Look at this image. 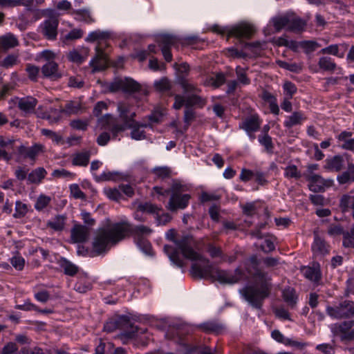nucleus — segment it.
Wrapping results in <instances>:
<instances>
[{
	"label": "nucleus",
	"mask_w": 354,
	"mask_h": 354,
	"mask_svg": "<svg viewBox=\"0 0 354 354\" xmlns=\"http://www.w3.org/2000/svg\"><path fill=\"white\" fill-rule=\"evenodd\" d=\"M167 239L175 243L177 248L169 245H165L164 252L168 256L170 261L178 268L185 266L184 261L180 257L178 250L183 256L191 261H201L205 264L203 266L198 263H193L190 272L194 278L208 279L212 281H218L221 284H234L238 283L243 277V270L237 268L234 272L230 270H221L209 263L208 259L203 257L196 252L192 248L193 236L185 234L180 239H176V232L174 229H170L166 234Z\"/></svg>",
	"instance_id": "obj_1"
},
{
	"label": "nucleus",
	"mask_w": 354,
	"mask_h": 354,
	"mask_svg": "<svg viewBox=\"0 0 354 354\" xmlns=\"http://www.w3.org/2000/svg\"><path fill=\"white\" fill-rule=\"evenodd\" d=\"M251 274L260 281L259 286H246L241 289L239 292L253 308L261 310L264 300L270 297L272 289L271 279L268 277L267 272L259 268L252 272Z\"/></svg>",
	"instance_id": "obj_2"
},
{
	"label": "nucleus",
	"mask_w": 354,
	"mask_h": 354,
	"mask_svg": "<svg viewBox=\"0 0 354 354\" xmlns=\"http://www.w3.org/2000/svg\"><path fill=\"white\" fill-rule=\"evenodd\" d=\"M118 223L108 228H100L97 232L92 242L91 253L93 257L106 254L113 246L124 240Z\"/></svg>",
	"instance_id": "obj_3"
},
{
	"label": "nucleus",
	"mask_w": 354,
	"mask_h": 354,
	"mask_svg": "<svg viewBox=\"0 0 354 354\" xmlns=\"http://www.w3.org/2000/svg\"><path fill=\"white\" fill-rule=\"evenodd\" d=\"M212 31L221 35H227V39L230 37L237 39H250L255 34L257 30L255 27L247 22H241L230 28H222L218 25H214L212 27Z\"/></svg>",
	"instance_id": "obj_4"
},
{
	"label": "nucleus",
	"mask_w": 354,
	"mask_h": 354,
	"mask_svg": "<svg viewBox=\"0 0 354 354\" xmlns=\"http://www.w3.org/2000/svg\"><path fill=\"white\" fill-rule=\"evenodd\" d=\"M118 328L127 330H124L118 335L124 344H127L129 339L136 337L138 331V327L131 323L130 318L127 315H119L115 317Z\"/></svg>",
	"instance_id": "obj_5"
},
{
	"label": "nucleus",
	"mask_w": 354,
	"mask_h": 354,
	"mask_svg": "<svg viewBox=\"0 0 354 354\" xmlns=\"http://www.w3.org/2000/svg\"><path fill=\"white\" fill-rule=\"evenodd\" d=\"M326 313L330 317L341 319L354 316V302L344 300L335 306H328Z\"/></svg>",
	"instance_id": "obj_6"
},
{
	"label": "nucleus",
	"mask_w": 354,
	"mask_h": 354,
	"mask_svg": "<svg viewBox=\"0 0 354 354\" xmlns=\"http://www.w3.org/2000/svg\"><path fill=\"white\" fill-rule=\"evenodd\" d=\"M118 225L122 231L121 234L124 236V239L131 235L134 236L135 241H137L138 239L145 238L144 235H149L152 232L150 227L143 225H133L126 221L118 222Z\"/></svg>",
	"instance_id": "obj_7"
},
{
	"label": "nucleus",
	"mask_w": 354,
	"mask_h": 354,
	"mask_svg": "<svg viewBox=\"0 0 354 354\" xmlns=\"http://www.w3.org/2000/svg\"><path fill=\"white\" fill-rule=\"evenodd\" d=\"M98 122L102 129H108L111 132L113 138H116L119 133L128 129L127 124L124 122L118 124L117 118L110 113H106L98 118Z\"/></svg>",
	"instance_id": "obj_8"
},
{
	"label": "nucleus",
	"mask_w": 354,
	"mask_h": 354,
	"mask_svg": "<svg viewBox=\"0 0 354 354\" xmlns=\"http://www.w3.org/2000/svg\"><path fill=\"white\" fill-rule=\"evenodd\" d=\"M59 23V19L56 16H51L44 20L40 26L41 32L44 37L50 41L56 40Z\"/></svg>",
	"instance_id": "obj_9"
},
{
	"label": "nucleus",
	"mask_w": 354,
	"mask_h": 354,
	"mask_svg": "<svg viewBox=\"0 0 354 354\" xmlns=\"http://www.w3.org/2000/svg\"><path fill=\"white\" fill-rule=\"evenodd\" d=\"M44 147L41 144L35 143L30 147L21 145L17 149V161L30 159L35 161L39 153L44 151Z\"/></svg>",
	"instance_id": "obj_10"
},
{
	"label": "nucleus",
	"mask_w": 354,
	"mask_h": 354,
	"mask_svg": "<svg viewBox=\"0 0 354 354\" xmlns=\"http://www.w3.org/2000/svg\"><path fill=\"white\" fill-rule=\"evenodd\" d=\"M118 116L122 122L129 125L133 123L136 117V109L133 104L127 102H119L117 104Z\"/></svg>",
	"instance_id": "obj_11"
},
{
	"label": "nucleus",
	"mask_w": 354,
	"mask_h": 354,
	"mask_svg": "<svg viewBox=\"0 0 354 354\" xmlns=\"http://www.w3.org/2000/svg\"><path fill=\"white\" fill-rule=\"evenodd\" d=\"M304 276L315 284H319L322 278L321 266L317 261H313L310 266L301 268Z\"/></svg>",
	"instance_id": "obj_12"
},
{
	"label": "nucleus",
	"mask_w": 354,
	"mask_h": 354,
	"mask_svg": "<svg viewBox=\"0 0 354 354\" xmlns=\"http://www.w3.org/2000/svg\"><path fill=\"white\" fill-rule=\"evenodd\" d=\"M191 196L188 194L183 195L171 194L167 208L171 212L186 208L189 204Z\"/></svg>",
	"instance_id": "obj_13"
},
{
	"label": "nucleus",
	"mask_w": 354,
	"mask_h": 354,
	"mask_svg": "<svg viewBox=\"0 0 354 354\" xmlns=\"http://www.w3.org/2000/svg\"><path fill=\"white\" fill-rule=\"evenodd\" d=\"M95 56L91 60L90 65L95 71H101L105 70L107 67L106 55L104 51L99 46L95 47Z\"/></svg>",
	"instance_id": "obj_14"
},
{
	"label": "nucleus",
	"mask_w": 354,
	"mask_h": 354,
	"mask_svg": "<svg viewBox=\"0 0 354 354\" xmlns=\"http://www.w3.org/2000/svg\"><path fill=\"white\" fill-rule=\"evenodd\" d=\"M261 126V120L257 115H252L246 118L239 124V129H243L247 133L259 131Z\"/></svg>",
	"instance_id": "obj_15"
},
{
	"label": "nucleus",
	"mask_w": 354,
	"mask_h": 354,
	"mask_svg": "<svg viewBox=\"0 0 354 354\" xmlns=\"http://www.w3.org/2000/svg\"><path fill=\"white\" fill-rule=\"evenodd\" d=\"M324 169L335 172H339L344 166V159L342 155H335L325 160Z\"/></svg>",
	"instance_id": "obj_16"
},
{
	"label": "nucleus",
	"mask_w": 354,
	"mask_h": 354,
	"mask_svg": "<svg viewBox=\"0 0 354 354\" xmlns=\"http://www.w3.org/2000/svg\"><path fill=\"white\" fill-rule=\"evenodd\" d=\"M41 73L45 77L53 80H57L62 77V74L58 71V64L54 61H48L43 65Z\"/></svg>",
	"instance_id": "obj_17"
},
{
	"label": "nucleus",
	"mask_w": 354,
	"mask_h": 354,
	"mask_svg": "<svg viewBox=\"0 0 354 354\" xmlns=\"http://www.w3.org/2000/svg\"><path fill=\"white\" fill-rule=\"evenodd\" d=\"M88 236V228L80 224H75L71 230V239L74 243H84Z\"/></svg>",
	"instance_id": "obj_18"
},
{
	"label": "nucleus",
	"mask_w": 354,
	"mask_h": 354,
	"mask_svg": "<svg viewBox=\"0 0 354 354\" xmlns=\"http://www.w3.org/2000/svg\"><path fill=\"white\" fill-rule=\"evenodd\" d=\"M290 12H286L283 15H279L271 19L270 23L273 26L275 32H279L283 28H286L287 30V27L290 22Z\"/></svg>",
	"instance_id": "obj_19"
},
{
	"label": "nucleus",
	"mask_w": 354,
	"mask_h": 354,
	"mask_svg": "<svg viewBox=\"0 0 354 354\" xmlns=\"http://www.w3.org/2000/svg\"><path fill=\"white\" fill-rule=\"evenodd\" d=\"M307 180L310 183L308 187L310 191L315 193L324 191L325 180L320 175L313 174L307 178Z\"/></svg>",
	"instance_id": "obj_20"
},
{
	"label": "nucleus",
	"mask_w": 354,
	"mask_h": 354,
	"mask_svg": "<svg viewBox=\"0 0 354 354\" xmlns=\"http://www.w3.org/2000/svg\"><path fill=\"white\" fill-rule=\"evenodd\" d=\"M289 20L290 22L287 27L288 31L300 32L305 29L306 22L300 17H295L294 14L290 13Z\"/></svg>",
	"instance_id": "obj_21"
},
{
	"label": "nucleus",
	"mask_w": 354,
	"mask_h": 354,
	"mask_svg": "<svg viewBox=\"0 0 354 354\" xmlns=\"http://www.w3.org/2000/svg\"><path fill=\"white\" fill-rule=\"evenodd\" d=\"M176 83L182 88L183 93L185 95L198 93L201 91L196 84L190 82V81L183 76L178 78V81Z\"/></svg>",
	"instance_id": "obj_22"
},
{
	"label": "nucleus",
	"mask_w": 354,
	"mask_h": 354,
	"mask_svg": "<svg viewBox=\"0 0 354 354\" xmlns=\"http://www.w3.org/2000/svg\"><path fill=\"white\" fill-rule=\"evenodd\" d=\"M57 263L64 270V273L70 277L75 276L79 270V268L76 265L73 264L65 257H60L57 260Z\"/></svg>",
	"instance_id": "obj_23"
},
{
	"label": "nucleus",
	"mask_w": 354,
	"mask_h": 354,
	"mask_svg": "<svg viewBox=\"0 0 354 354\" xmlns=\"http://www.w3.org/2000/svg\"><path fill=\"white\" fill-rule=\"evenodd\" d=\"M337 180L339 185L354 183V163H348L346 171L339 174Z\"/></svg>",
	"instance_id": "obj_24"
},
{
	"label": "nucleus",
	"mask_w": 354,
	"mask_h": 354,
	"mask_svg": "<svg viewBox=\"0 0 354 354\" xmlns=\"http://www.w3.org/2000/svg\"><path fill=\"white\" fill-rule=\"evenodd\" d=\"M142 90L141 85L131 77L123 79L122 92L127 94L139 93Z\"/></svg>",
	"instance_id": "obj_25"
},
{
	"label": "nucleus",
	"mask_w": 354,
	"mask_h": 354,
	"mask_svg": "<svg viewBox=\"0 0 354 354\" xmlns=\"http://www.w3.org/2000/svg\"><path fill=\"white\" fill-rule=\"evenodd\" d=\"M306 119L304 113L301 111H295L287 118L284 121L283 125L288 129H290L294 126L301 124Z\"/></svg>",
	"instance_id": "obj_26"
},
{
	"label": "nucleus",
	"mask_w": 354,
	"mask_h": 354,
	"mask_svg": "<svg viewBox=\"0 0 354 354\" xmlns=\"http://www.w3.org/2000/svg\"><path fill=\"white\" fill-rule=\"evenodd\" d=\"M37 104V100L33 97L28 96L21 98L18 102V107L20 110L30 113L33 111Z\"/></svg>",
	"instance_id": "obj_27"
},
{
	"label": "nucleus",
	"mask_w": 354,
	"mask_h": 354,
	"mask_svg": "<svg viewBox=\"0 0 354 354\" xmlns=\"http://www.w3.org/2000/svg\"><path fill=\"white\" fill-rule=\"evenodd\" d=\"M157 41L160 48H171L179 42V39L173 35L162 34L158 37Z\"/></svg>",
	"instance_id": "obj_28"
},
{
	"label": "nucleus",
	"mask_w": 354,
	"mask_h": 354,
	"mask_svg": "<svg viewBox=\"0 0 354 354\" xmlns=\"http://www.w3.org/2000/svg\"><path fill=\"white\" fill-rule=\"evenodd\" d=\"M282 297L284 301L291 308L296 306L298 295L296 293V290L290 287L285 288L282 292Z\"/></svg>",
	"instance_id": "obj_29"
},
{
	"label": "nucleus",
	"mask_w": 354,
	"mask_h": 354,
	"mask_svg": "<svg viewBox=\"0 0 354 354\" xmlns=\"http://www.w3.org/2000/svg\"><path fill=\"white\" fill-rule=\"evenodd\" d=\"M72 14L75 15L74 19L76 21H82L88 24L95 22V19L88 9L73 10Z\"/></svg>",
	"instance_id": "obj_30"
},
{
	"label": "nucleus",
	"mask_w": 354,
	"mask_h": 354,
	"mask_svg": "<svg viewBox=\"0 0 354 354\" xmlns=\"http://www.w3.org/2000/svg\"><path fill=\"white\" fill-rule=\"evenodd\" d=\"M47 172L44 167L33 169L27 177L28 183L39 184L46 177Z\"/></svg>",
	"instance_id": "obj_31"
},
{
	"label": "nucleus",
	"mask_w": 354,
	"mask_h": 354,
	"mask_svg": "<svg viewBox=\"0 0 354 354\" xmlns=\"http://www.w3.org/2000/svg\"><path fill=\"white\" fill-rule=\"evenodd\" d=\"M91 152L84 151L73 155L72 164L75 166L86 167L89 162Z\"/></svg>",
	"instance_id": "obj_32"
},
{
	"label": "nucleus",
	"mask_w": 354,
	"mask_h": 354,
	"mask_svg": "<svg viewBox=\"0 0 354 354\" xmlns=\"http://www.w3.org/2000/svg\"><path fill=\"white\" fill-rule=\"evenodd\" d=\"M185 97V108L192 109V106H197L200 108H203L205 104L206 100L201 97L197 93L189 94Z\"/></svg>",
	"instance_id": "obj_33"
},
{
	"label": "nucleus",
	"mask_w": 354,
	"mask_h": 354,
	"mask_svg": "<svg viewBox=\"0 0 354 354\" xmlns=\"http://www.w3.org/2000/svg\"><path fill=\"white\" fill-rule=\"evenodd\" d=\"M328 248V245L324 239L318 236H315V240L312 245V250L315 252L325 255L329 252Z\"/></svg>",
	"instance_id": "obj_34"
},
{
	"label": "nucleus",
	"mask_w": 354,
	"mask_h": 354,
	"mask_svg": "<svg viewBox=\"0 0 354 354\" xmlns=\"http://www.w3.org/2000/svg\"><path fill=\"white\" fill-rule=\"evenodd\" d=\"M33 4V0H0V8H13L23 6L30 8Z\"/></svg>",
	"instance_id": "obj_35"
},
{
	"label": "nucleus",
	"mask_w": 354,
	"mask_h": 354,
	"mask_svg": "<svg viewBox=\"0 0 354 354\" xmlns=\"http://www.w3.org/2000/svg\"><path fill=\"white\" fill-rule=\"evenodd\" d=\"M195 118L196 112L194 111V109L190 108H185L183 116L185 126L183 129H178L177 132L180 134L185 133L189 129L191 123L195 120Z\"/></svg>",
	"instance_id": "obj_36"
},
{
	"label": "nucleus",
	"mask_w": 354,
	"mask_h": 354,
	"mask_svg": "<svg viewBox=\"0 0 354 354\" xmlns=\"http://www.w3.org/2000/svg\"><path fill=\"white\" fill-rule=\"evenodd\" d=\"M137 211L156 215L162 208L149 202L141 203L137 207Z\"/></svg>",
	"instance_id": "obj_37"
},
{
	"label": "nucleus",
	"mask_w": 354,
	"mask_h": 354,
	"mask_svg": "<svg viewBox=\"0 0 354 354\" xmlns=\"http://www.w3.org/2000/svg\"><path fill=\"white\" fill-rule=\"evenodd\" d=\"M1 45L6 49L14 48L19 44L17 38L12 33H8L0 38Z\"/></svg>",
	"instance_id": "obj_38"
},
{
	"label": "nucleus",
	"mask_w": 354,
	"mask_h": 354,
	"mask_svg": "<svg viewBox=\"0 0 354 354\" xmlns=\"http://www.w3.org/2000/svg\"><path fill=\"white\" fill-rule=\"evenodd\" d=\"M111 33L108 31H102L100 30H97L93 32H91L87 37L85 39V41L87 42H94L97 40L100 39H106L110 38Z\"/></svg>",
	"instance_id": "obj_39"
},
{
	"label": "nucleus",
	"mask_w": 354,
	"mask_h": 354,
	"mask_svg": "<svg viewBox=\"0 0 354 354\" xmlns=\"http://www.w3.org/2000/svg\"><path fill=\"white\" fill-rule=\"evenodd\" d=\"M319 67L326 71H334L336 68V63L330 57H322L318 62Z\"/></svg>",
	"instance_id": "obj_40"
},
{
	"label": "nucleus",
	"mask_w": 354,
	"mask_h": 354,
	"mask_svg": "<svg viewBox=\"0 0 354 354\" xmlns=\"http://www.w3.org/2000/svg\"><path fill=\"white\" fill-rule=\"evenodd\" d=\"M258 140L259 143L264 147L265 150L268 153H272L274 150V144L271 136L266 134L259 135Z\"/></svg>",
	"instance_id": "obj_41"
},
{
	"label": "nucleus",
	"mask_w": 354,
	"mask_h": 354,
	"mask_svg": "<svg viewBox=\"0 0 354 354\" xmlns=\"http://www.w3.org/2000/svg\"><path fill=\"white\" fill-rule=\"evenodd\" d=\"M81 104L74 101H70L66 104L64 109L59 110V113H65L68 115L77 114L81 110Z\"/></svg>",
	"instance_id": "obj_42"
},
{
	"label": "nucleus",
	"mask_w": 354,
	"mask_h": 354,
	"mask_svg": "<svg viewBox=\"0 0 354 354\" xmlns=\"http://www.w3.org/2000/svg\"><path fill=\"white\" fill-rule=\"evenodd\" d=\"M66 217L64 215L56 216L53 221L48 223V226L55 231H62L64 228Z\"/></svg>",
	"instance_id": "obj_43"
},
{
	"label": "nucleus",
	"mask_w": 354,
	"mask_h": 354,
	"mask_svg": "<svg viewBox=\"0 0 354 354\" xmlns=\"http://www.w3.org/2000/svg\"><path fill=\"white\" fill-rule=\"evenodd\" d=\"M171 84L167 77H162L154 82V88L160 93L169 91L171 89Z\"/></svg>",
	"instance_id": "obj_44"
},
{
	"label": "nucleus",
	"mask_w": 354,
	"mask_h": 354,
	"mask_svg": "<svg viewBox=\"0 0 354 354\" xmlns=\"http://www.w3.org/2000/svg\"><path fill=\"white\" fill-rule=\"evenodd\" d=\"M259 265L260 261L256 254L250 256L245 262V269L249 274L259 269Z\"/></svg>",
	"instance_id": "obj_45"
},
{
	"label": "nucleus",
	"mask_w": 354,
	"mask_h": 354,
	"mask_svg": "<svg viewBox=\"0 0 354 354\" xmlns=\"http://www.w3.org/2000/svg\"><path fill=\"white\" fill-rule=\"evenodd\" d=\"M174 67L177 71L176 82L178 81V78L180 76L187 78V76L189 73L190 67L187 62H183L180 64L175 63L174 64Z\"/></svg>",
	"instance_id": "obj_46"
},
{
	"label": "nucleus",
	"mask_w": 354,
	"mask_h": 354,
	"mask_svg": "<svg viewBox=\"0 0 354 354\" xmlns=\"http://www.w3.org/2000/svg\"><path fill=\"white\" fill-rule=\"evenodd\" d=\"M136 242L145 254L149 256L153 255L151 244L147 239L145 238H139Z\"/></svg>",
	"instance_id": "obj_47"
},
{
	"label": "nucleus",
	"mask_w": 354,
	"mask_h": 354,
	"mask_svg": "<svg viewBox=\"0 0 354 354\" xmlns=\"http://www.w3.org/2000/svg\"><path fill=\"white\" fill-rule=\"evenodd\" d=\"M136 242L145 254L149 256L153 255L151 244L147 239L145 238H139Z\"/></svg>",
	"instance_id": "obj_48"
},
{
	"label": "nucleus",
	"mask_w": 354,
	"mask_h": 354,
	"mask_svg": "<svg viewBox=\"0 0 354 354\" xmlns=\"http://www.w3.org/2000/svg\"><path fill=\"white\" fill-rule=\"evenodd\" d=\"M152 172L158 178L164 180L170 178L171 170L168 167H156L153 169Z\"/></svg>",
	"instance_id": "obj_49"
},
{
	"label": "nucleus",
	"mask_w": 354,
	"mask_h": 354,
	"mask_svg": "<svg viewBox=\"0 0 354 354\" xmlns=\"http://www.w3.org/2000/svg\"><path fill=\"white\" fill-rule=\"evenodd\" d=\"M284 176L288 178L299 179L301 177V174L296 165H290L285 168Z\"/></svg>",
	"instance_id": "obj_50"
},
{
	"label": "nucleus",
	"mask_w": 354,
	"mask_h": 354,
	"mask_svg": "<svg viewBox=\"0 0 354 354\" xmlns=\"http://www.w3.org/2000/svg\"><path fill=\"white\" fill-rule=\"evenodd\" d=\"M203 41V40L197 35L185 36L179 39V42L183 46H194Z\"/></svg>",
	"instance_id": "obj_51"
},
{
	"label": "nucleus",
	"mask_w": 354,
	"mask_h": 354,
	"mask_svg": "<svg viewBox=\"0 0 354 354\" xmlns=\"http://www.w3.org/2000/svg\"><path fill=\"white\" fill-rule=\"evenodd\" d=\"M41 133L43 136H46L52 140L53 142L59 145L63 142V137L62 135L47 129H42Z\"/></svg>",
	"instance_id": "obj_52"
},
{
	"label": "nucleus",
	"mask_w": 354,
	"mask_h": 354,
	"mask_svg": "<svg viewBox=\"0 0 354 354\" xmlns=\"http://www.w3.org/2000/svg\"><path fill=\"white\" fill-rule=\"evenodd\" d=\"M201 328L205 332H213L216 333H219L223 329L221 325L213 322L203 323L201 325Z\"/></svg>",
	"instance_id": "obj_53"
},
{
	"label": "nucleus",
	"mask_w": 354,
	"mask_h": 354,
	"mask_svg": "<svg viewBox=\"0 0 354 354\" xmlns=\"http://www.w3.org/2000/svg\"><path fill=\"white\" fill-rule=\"evenodd\" d=\"M128 129H131V138L136 140H141L146 138V133L144 130L135 127L133 123L128 125Z\"/></svg>",
	"instance_id": "obj_54"
},
{
	"label": "nucleus",
	"mask_w": 354,
	"mask_h": 354,
	"mask_svg": "<svg viewBox=\"0 0 354 354\" xmlns=\"http://www.w3.org/2000/svg\"><path fill=\"white\" fill-rule=\"evenodd\" d=\"M28 212L27 205L20 201H16L15 203V212L13 214V217L19 218L24 217Z\"/></svg>",
	"instance_id": "obj_55"
},
{
	"label": "nucleus",
	"mask_w": 354,
	"mask_h": 354,
	"mask_svg": "<svg viewBox=\"0 0 354 354\" xmlns=\"http://www.w3.org/2000/svg\"><path fill=\"white\" fill-rule=\"evenodd\" d=\"M83 34L84 32L82 30L74 28L63 37L62 41L65 43L67 41L78 39L82 37Z\"/></svg>",
	"instance_id": "obj_56"
},
{
	"label": "nucleus",
	"mask_w": 354,
	"mask_h": 354,
	"mask_svg": "<svg viewBox=\"0 0 354 354\" xmlns=\"http://www.w3.org/2000/svg\"><path fill=\"white\" fill-rule=\"evenodd\" d=\"M119 176V173L116 171H104L100 176H95L97 182L116 180Z\"/></svg>",
	"instance_id": "obj_57"
},
{
	"label": "nucleus",
	"mask_w": 354,
	"mask_h": 354,
	"mask_svg": "<svg viewBox=\"0 0 354 354\" xmlns=\"http://www.w3.org/2000/svg\"><path fill=\"white\" fill-rule=\"evenodd\" d=\"M51 113H54L55 115H53L48 113H44L41 116V118L48 120L50 124L57 123L61 119V113H59V110L55 109H51Z\"/></svg>",
	"instance_id": "obj_58"
},
{
	"label": "nucleus",
	"mask_w": 354,
	"mask_h": 354,
	"mask_svg": "<svg viewBox=\"0 0 354 354\" xmlns=\"http://www.w3.org/2000/svg\"><path fill=\"white\" fill-rule=\"evenodd\" d=\"M278 65L284 69L294 73H299L301 70V67L296 63H288L284 61H278Z\"/></svg>",
	"instance_id": "obj_59"
},
{
	"label": "nucleus",
	"mask_w": 354,
	"mask_h": 354,
	"mask_svg": "<svg viewBox=\"0 0 354 354\" xmlns=\"http://www.w3.org/2000/svg\"><path fill=\"white\" fill-rule=\"evenodd\" d=\"M236 73L237 75L238 80L244 85L250 84V80L248 77L247 74L244 68L238 66L236 68Z\"/></svg>",
	"instance_id": "obj_60"
},
{
	"label": "nucleus",
	"mask_w": 354,
	"mask_h": 354,
	"mask_svg": "<svg viewBox=\"0 0 354 354\" xmlns=\"http://www.w3.org/2000/svg\"><path fill=\"white\" fill-rule=\"evenodd\" d=\"M26 71L28 73L29 79L32 81L36 82L37 80V75L39 72V68L37 66L28 64L26 66Z\"/></svg>",
	"instance_id": "obj_61"
},
{
	"label": "nucleus",
	"mask_w": 354,
	"mask_h": 354,
	"mask_svg": "<svg viewBox=\"0 0 354 354\" xmlns=\"http://www.w3.org/2000/svg\"><path fill=\"white\" fill-rule=\"evenodd\" d=\"M70 126L76 130L86 131L88 126V122L86 120H73L71 121Z\"/></svg>",
	"instance_id": "obj_62"
},
{
	"label": "nucleus",
	"mask_w": 354,
	"mask_h": 354,
	"mask_svg": "<svg viewBox=\"0 0 354 354\" xmlns=\"http://www.w3.org/2000/svg\"><path fill=\"white\" fill-rule=\"evenodd\" d=\"M50 201V198L48 196L41 195L37 198L36 203L35 205V208L37 210H42L45 207L48 206Z\"/></svg>",
	"instance_id": "obj_63"
},
{
	"label": "nucleus",
	"mask_w": 354,
	"mask_h": 354,
	"mask_svg": "<svg viewBox=\"0 0 354 354\" xmlns=\"http://www.w3.org/2000/svg\"><path fill=\"white\" fill-rule=\"evenodd\" d=\"M18 350V346L16 343L10 342L7 343L2 348L0 354H13Z\"/></svg>",
	"instance_id": "obj_64"
}]
</instances>
